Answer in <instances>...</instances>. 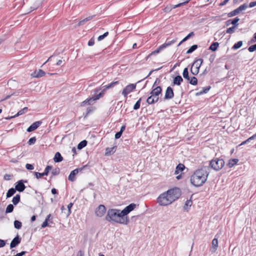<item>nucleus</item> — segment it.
Segmentation results:
<instances>
[{
  "label": "nucleus",
  "instance_id": "obj_1",
  "mask_svg": "<svg viewBox=\"0 0 256 256\" xmlns=\"http://www.w3.org/2000/svg\"><path fill=\"white\" fill-rule=\"evenodd\" d=\"M180 195V190L175 188L161 194L158 198V202L160 206H168L178 198Z\"/></svg>",
  "mask_w": 256,
  "mask_h": 256
},
{
  "label": "nucleus",
  "instance_id": "obj_2",
  "mask_svg": "<svg viewBox=\"0 0 256 256\" xmlns=\"http://www.w3.org/2000/svg\"><path fill=\"white\" fill-rule=\"evenodd\" d=\"M209 172L206 166L196 170L190 176V183L196 187L202 186L207 180Z\"/></svg>",
  "mask_w": 256,
  "mask_h": 256
},
{
  "label": "nucleus",
  "instance_id": "obj_3",
  "mask_svg": "<svg viewBox=\"0 0 256 256\" xmlns=\"http://www.w3.org/2000/svg\"><path fill=\"white\" fill-rule=\"evenodd\" d=\"M122 210L116 208L109 209L105 217V220L110 222H114L122 224H128L129 220L128 216H123Z\"/></svg>",
  "mask_w": 256,
  "mask_h": 256
},
{
  "label": "nucleus",
  "instance_id": "obj_4",
  "mask_svg": "<svg viewBox=\"0 0 256 256\" xmlns=\"http://www.w3.org/2000/svg\"><path fill=\"white\" fill-rule=\"evenodd\" d=\"M224 165V160L222 159L218 158H214L210 162V166L216 171L221 170Z\"/></svg>",
  "mask_w": 256,
  "mask_h": 256
},
{
  "label": "nucleus",
  "instance_id": "obj_5",
  "mask_svg": "<svg viewBox=\"0 0 256 256\" xmlns=\"http://www.w3.org/2000/svg\"><path fill=\"white\" fill-rule=\"evenodd\" d=\"M202 62L203 60L202 58L198 59L194 62L190 68V72L192 74L196 76L198 74Z\"/></svg>",
  "mask_w": 256,
  "mask_h": 256
},
{
  "label": "nucleus",
  "instance_id": "obj_6",
  "mask_svg": "<svg viewBox=\"0 0 256 256\" xmlns=\"http://www.w3.org/2000/svg\"><path fill=\"white\" fill-rule=\"evenodd\" d=\"M176 41V39L172 40H166V42L164 44L160 46L158 48L152 52L150 54H155L160 52V51L166 48V47L171 46L172 44H174Z\"/></svg>",
  "mask_w": 256,
  "mask_h": 256
},
{
  "label": "nucleus",
  "instance_id": "obj_7",
  "mask_svg": "<svg viewBox=\"0 0 256 256\" xmlns=\"http://www.w3.org/2000/svg\"><path fill=\"white\" fill-rule=\"evenodd\" d=\"M248 8V4L246 3L240 6L237 8L230 12L228 14V17H232L240 14L243 10H246Z\"/></svg>",
  "mask_w": 256,
  "mask_h": 256
},
{
  "label": "nucleus",
  "instance_id": "obj_8",
  "mask_svg": "<svg viewBox=\"0 0 256 256\" xmlns=\"http://www.w3.org/2000/svg\"><path fill=\"white\" fill-rule=\"evenodd\" d=\"M86 166H84L82 168H76L72 171L68 176V180L71 182H74L76 180L75 176L78 174L79 172H82Z\"/></svg>",
  "mask_w": 256,
  "mask_h": 256
},
{
  "label": "nucleus",
  "instance_id": "obj_9",
  "mask_svg": "<svg viewBox=\"0 0 256 256\" xmlns=\"http://www.w3.org/2000/svg\"><path fill=\"white\" fill-rule=\"evenodd\" d=\"M136 88V84H130L126 86L122 92V94L124 97H126L127 95L130 94L132 90H134Z\"/></svg>",
  "mask_w": 256,
  "mask_h": 256
},
{
  "label": "nucleus",
  "instance_id": "obj_10",
  "mask_svg": "<svg viewBox=\"0 0 256 256\" xmlns=\"http://www.w3.org/2000/svg\"><path fill=\"white\" fill-rule=\"evenodd\" d=\"M106 212V208L104 205H100L96 210L95 214L98 217L102 216Z\"/></svg>",
  "mask_w": 256,
  "mask_h": 256
},
{
  "label": "nucleus",
  "instance_id": "obj_11",
  "mask_svg": "<svg viewBox=\"0 0 256 256\" xmlns=\"http://www.w3.org/2000/svg\"><path fill=\"white\" fill-rule=\"evenodd\" d=\"M136 208V204L133 203L126 206L123 210H122V213L124 214L123 216H127L128 214L133 210Z\"/></svg>",
  "mask_w": 256,
  "mask_h": 256
},
{
  "label": "nucleus",
  "instance_id": "obj_12",
  "mask_svg": "<svg viewBox=\"0 0 256 256\" xmlns=\"http://www.w3.org/2000/svg\"><path fill=\"white\" fill-rule=\"evenodd\" d=\"M174 96V93L173 92V90L170 86H168L167 88L165 95H164V99L166 100H170L172 99Z\"/></svg>",
  "mask_w": 256,
  "mask_h": 256
},
{
  "label": "nucleus",
  "instance_id": "obj_13",
  "mask_svg": "<svg viewBox=\"0 0 256 256\" xmlns=\"http://www.w3.org/2000/svg\"><path fill=\"white\" fill-rule=\"evenodd\" d=\"M26 186L24 184V180H22L18 181L15 186L16 190L20 192H23Z\"/></svg>",
  "mask_w": 256,
  "mask_h": 256
},
{
  "label": "nucleus",
  "instance_id": "obj_14",
  "mask_svg": "<svg viewBox=\"0 0 256 256\" xmlns=\"http://www.w3.org/2000/svg\"><path fill=\"white\" fill-rule=\"evenodd\" d=\"M102 94L100 93L98 94H97L96 96H94V97H92L86 99V100H84L82 104H91L92 102H94L96 100H98L100 96H101Z\"/></svg>",
  "mask_w": 256,
  "mask_h": 256
},
{
  "label": "nucleus",
  "instance_id": "obj_15",
  "mask_svg": "<svg viewBox=\"0 0 256 256\" xmlns=\"http://www.w3.org/2000/svg\"><path fill=\"white\" fill-rule=\"evenodd\" d=\"M162 88L160 86L156 87L152 90L150 92V94L154 96L156 98H158V95L162 92Z\"/></svg>",
  "mask_w": 256,
  "mask_h": 256
},
{
  "label": "nucleus",
  "instance_id": "obj_16",
  "mask_svg": "<svg viewBox=\"0 0 256 256\" xmlns=\"http://www.w3.org/2000/svg\"><path fill=\"white\" fill-rule=\"evenodd\" d=\"M21 241V238H20L18 236H16L11 242L10 244V248H14L16 247L18 244Z\"/></svg>",
  "mask_w": 256,
  "mask_h": 256
},
{
  "label": "nucleus",
  "instance_id": "obj_17",
  "mask_svg": "<svg viewBox=\"0 0 256 256\" xmlns=\"http://www.w3.org/2000/svg\"><path fill=\"white\" fill-rule=\"evenodd\" d=\"M42 124V122L38 121L33 123L27 129V132H31L36 130Z\"/></svg>",
  "mask_w": 256,
  "mask_h": 256
},
{
  "label": "nucleus",
  "instance_id": "obj_18",
  "mask_svg": "<svg viewBox=\"0 0 256 256\" xmlns=\"http://www.w3.org/2000/svg\"><path fill=\"white\" fill-rule=\"evenodd\" d=\"M212 246L210 250L212 252H214L218 247V240L217 238H214L212 240Z\"/></svg>",
  "mask_w": 256,
  "mask_h": 256
},
{
  "label": "nucleus",
  "instance_id": "obj_19",
  "mask_svg": "<svg viewBox=\"0 0 256 256\" xmlns=\"http://www.w3.org/2000/svg\"><path fill=\"white\" fill-rule=\"evenodd\" d=\"M45 72L42 70H38V71L36 70L32 74V76L34 78H40L45 75Z\"/></svg>",
  "mask_w": 256,
  "mask_h": 256
},
{
  "label": "nucleus",
  "instance_id": "obj_20",
  "mask_svg": "<svg viewBox=\"0 0 256 256\" xmlns=\"http://www.w3.org/2000/svg\"><path fill=\"white\" fill-rule=\"evenodd\" d=\"M159 98H156L154 96L150 94L146 100V102L149 104H154L158 100Z\"/></svg>",
  "mask_w": 256,
  "mask_h": 256
},
{
  "label": "nucleus",
  "instance_id": "obj_21",
  "mask_svg": "<svg viewBox=\"0 0 256 256\" xmlns=\"http://www.w3.org/2000/svg\"><path fill=\"white\" fill-rule=\"evenodd\" d=\"M182 81L183 79L182 76H178L174 78L173 80V84L180 86Z\"/></svg>",
  "mask_w": 256,
  "mask_h": 256
},
{
  "label": "nucleus",
  "instance_id": "obj_22",
  "mask_svg": "<svg viewBox=\"0 0 256 256\" xmlns=\"http://www.w3.org/2000/svg\"><path fill=\"white\" fill-rule=\"evenodd\" d=\"M116 150V146H113L112 148H107L106 149V156H110L113 154Z\"/></svg>",
  "mask_w": 256,
  "mask_h": 256
},
{
  "label": "nucleus",
  "instance_id": "obj_23",
  "mask_svg": "<svg viewBox=\"0 0 256 256\" xmlns=\"http://www.w3.org/2000/svg\"><path fill=\"white\" fill-rule=\"evenodd\" d=\"M63 158L59 152H56L54 155V160L56 162H59L62 160Z\"/></svg>",
  "mask_w": 256,
  "mask_h": 256
},
{
  "label": "nucleus",
  "instance_id": "obj_24",
  "mask_svg": "<svg viewBox=\"0 0 256 256\" xmlns=\"http://www.w3.org/2000/svg\"><path fill=\"white\" fill-rule=\"evenodd\" d=\"M192 204V202L191 200H187L184 206V209L186 211H188Z\"/></svg>",
  "mask_w": 256,
  "mask_h": 256
},
{
  "label": "nucleus",
  "instance_id": "obj_25",
  "mask_svg": "<svg viewBox=\"0 0 256 256\" xmlns=\"http://www.w3.org/2000/svg\"><path fill=\"white\" fill-rule=\"evenodd\" d=\"M218 46L219 43L218 42H214L210 45V46L209 48V50L213 52H214L217 50Z\"/></svg>",
  "mask_w": 256,
  "mask_h": 256
},
{
  "label": "nucleus",
  "instance_id": "obj_26",
  "mask_svg": "<svg viewBox=\"0 0 256 256\" xmlns=\"http://www.w3.org/2000/svg\"><path fill=\"white\" fill-rule=\"evenodd\" d=\"M28 108L25 107L24 108L19 110L15 116H12V118H16V117L18 116H20V115L24 114L25 112H26L28 111Z\"/></svg>",
  "mask_w": 256,
  "mask_h": 256
},
{
  "label": "nucleus",
  "instance_id": "obj_27",
  "mask_svg": "<svg viewBox=\"0 0 256 256\" xmlns=\"http://www.w3.org/2000/svg\"><path fill=\"white\" fill-rule=\"evenodd\" d=\"M238 162V160L236 158L231 159L229 160L228 166L230 168H232L237 164Z\"/></svg>",
  "mask_w": 256,
  "mask_h": 256
},
{
  "label": "nucleus",
  "instance_id": "obj_28",
  "mask_svg": "<svg viewBox=\"0 0 256 256\" xmlns=\"http://www.w3.org/2000/svg\"><path fill=\"white\" fill-rule=\"evenodd\" d=\"M210 88V86L206 87V88H202V91H200V92H197L196 94V95L200 96L203 94H206L209 91Z\"/></svg>",
  "mask_w": 256,
  "mask_h": 256
},
{
  "label": "nucleus",
  "instance_id": "obj_29",
  "mask_svg": "<svg viewBox=\"0 0 256 256\" xmlns=\"http://www.w3.org/2000/svg\"><path fill=\"white\" fill-rule=\"evenodd\" d=\"M20 194H16L15 196L12 200V202L14 204L16 205L20 201Z\"/></svg>",
  "mask_w": 256,
  "mask_h": 256
},
{
  "label": "nucleus",
  "instance_id": "obj_30",
  "mask_svg": "<svg viewBox=\"0 0 256 256\" xmlns=\"http://www.w3.org/2000/svg\"><path fill=\"white\" fill-rule=\"evenodd\" d=\"M86 144L87 141L86 140H84L78 144L77 148L78 150H81L84 147H85L86 146Z\"/></svg>",
  "mask_w": 256,
  "mask_h": 256
},
{
  "label": "nucleus",
  "instance_id": "obj_31",
  "mask_svg": "<svg viewBox=\"0 0 256 256\" xmlns=\"http://www.w3.org/2000/svg\"><path fill=\"white\" fill-rule=\"evenodd\" d=\"M16 189L14 188H11L9 189L6 193V197L10 198V197L12 196H13L14 194V193L16 192Z\"/></svg>",
  "mask_w": 256,
  "mask_h": 256
},
{
  "label": "nucleus",
  "instance_id": "obj_32",
  "mask_svg": "<svg viewBox=\"0 0 256 256\" xmlns=\"http://www.w3.org/2000/svg\"><path fill=\"white\" fill-rule=\"evenodd\" d=\"M183 76L184 78L188 80H190V78L188 76V69L187 68H186L183 71L182 73Z\"/></svg>",
  "mask_w": 256,
  "mask_h": 256
},
{
  "label": "nucleus",
  "instance_id": "obj_33",
  "mask_svg": "<svg viewBox=\"0 0 256 256\" xmlns=\"http://www.w3.org/2000/svg\"><path fill=\"white\" fill-rule=\"evenodd\" d=\"M188 80L190 84L192 85H196L198 84L197 78L195 76L190 78Z\"/></svg>",
  "mask_w": 256,
  "mask_h": 256
},
{
  "label": "nucleus",
  "instance_id": "obj_34",
  "mask_svg": "<svg viewBox=\"0 0 256 256\" xmlns=\"http://www.w3.org/2000/svg\"><path fill=\"white\" fill-rule=\"evenodd\" d=\"M14 228L16 229H20L22 228V222L18 220H16L14 222Z\"/></svg>",
  "mask_w": 256,
  "mask_h": 256
},
{
  "label": "nucleus",
  "instance_id": "obj_35",
  "mask_svg": "<svg viewBox=\"0 0 256 256\" xmlns=\"http://www.w3.org/2000/svg\"><path fill=\"white\" fill-rule=\"evenodd\" d=\"M92 17L93 16H88V17L84 19L83 20L80 21L78 23V26H80L84 24L85 22L91 20L92 18Z\"/></svg>",
  "mask_w": 256,
  "mask_h": 256
},
{
  "label": "nucleus",
  "instance_id": "obj_36",
  "mask_svg": "<svg viewBox=\"0 0 256 256\" xmlns=\"http://www.w3.org/2000/svg\"><path fill=\"white\" fill-rule=\"evenodd\" d=\"M236 26H234L230 28H228L226 30V32L227 34H232V33H234L235 31V30L236 28Z\"/></svg>",
  "mask_w": 256,
  "mask_h": 256
},
{
  "label": "nucleus",
  "instance_id": "obj_37",
  "mask_svg": "<svg viewBox=\"0 0 256 256\" xmlns=\"http://www.w3.org/2000/svg\"><path fill=\"white\" fill-rule=\"evenodd\" d=\"M13 210H14L13 205L12 204H10L7 206V207L6 208V213L12 212L13 211Z\"/></svg>",
  "mask_w": 256,
  "mask_h": 256
},
{
  "label": "nucleus",
  "instance_id": "obj_38",
  "mask_svg": "<svg viewBox=\"0 0 256 256\" xmlns=\"http://www.w3.org/2000/svg\"><path fill=\"white\" fill-rule=\"evenodd\" d=\"M242 45V42L239 41L238 42L236 43L234 46H232V48L234 50H236L240 48Z\"/></svg>",
  "mask_w": 256,
  "mask_h": 256
},
{
  "label": "nucleus",
  "instance_id": "obj_39",
  "mask_svg": "<svg viewBox=\"0 0 256 256\" xmlns=\"http://www.w3.org/2000/svg\"><path fill=\"white\" fill-rule=\"evenodd\" d=\"M198 48V46L194 44L186 52V54H190L195 50Z\"/></svg>",
  "mask_w": 256,
  "mask_h": 256
},
{
  "label": "nucleus",
  "instance_id": "obj_40",
  "mask_svg": "<svg viewBox=\"0 0 256 256\" xmlns=\"http://www.w3.org/2000/svg\"><path fill=\"white\" fill-rule=\"evenodd\" d=\"M142 100V98H140L135 104L134 106V110H138L140 107V102Z\"/></svg>",
  "mask_w": 256,
  "mask_h": 256
},
{
  "label": "nucleus",
  "instance_id": "obj_41",
  "mask_svg": "<svg viewBox=\"0 0 256 256\" xmlns=\"http://www.w3.org/2000/svg\"><path fill=\"white\" fill-rule=\"evenodd\" d=\"M52 169V166H48L44 170V172L43 173L44 176H47L49 172Z\"/></svg>",
  "mask_w": 256,
  "mask_h": 256
},
{
  "label": "nucleus",
  "instance_id": "obj_42",
  "mask_svg": "<svg viewBox=\"0 0 256 256\" xmlns=\"http://www.w3.org/2000/svg\"><path fill=\"white\" fill-rule=\"evenodd\" d=\"M185 168V166L184 164H179L176 167V169L178 170V171L182 172L184 170Z\"/></svg>",
  "mask_w": 256,
  "mask_h": 256
},
{
  "label": "nucleus",
  "instance_id": "obj_43",
  "mask_svg": "<svg viewBox=\"0 0 256 256\" xmlns=\"http://www.w3.org/2000/svg\"><path fill=\"white\" fill-rule=\"evenodd\" d=\"M240 20V18H238V17H236L232 20H231V24L234 25V26H236L238 25V22Z\"/></svg>",
  "mask_w": 256,
  "mask_h": 256
},
{
  "label": "nucleus",
  "instance_id": "obj_44",
  "mask_svg": "<svg viewBox=\"0 0 256 256\" xmlns=\"http://www.w3.org/2000/svg\"><path fill=\"white\" fill-rule=\"evenodd\" d=\"M36 142V138L35 137L31 138L28 141V144L29 145H32L34 144Z\"/></svg>",
  "mask_w": 256,
  "mask_h": 256
},
{
  "label": "nucleus",
  "instance_id": "obj_45",
  "mask_svg": "<svg viewBox=\"0 0 256 256\" xmlns=\"http://www.w3.org/2000/svg\"><path fill=\"white\" fill-rule=\"evenodd\" d=\"M108 32H106L104 34L100 36L98 38V41H100V40H102L105 37H106L108 35Z\"/></svg>",
  "mask_w": 256,
  "mask_h": 256
},
{
  "label": "nucleus",
  "instance_id": "obj_46",
  "mask_svg": "<svg viewBox=\"0 0 256 256\" xmlns=\"http://www.w3.org/2000/svg\"><path fill=\"white\" fill-rule=\"evenodd\" d=\"M172 10V5L167 6L164 9V11L165 12H169Z\"/></svg>",
  "mask_w": 256,
  "mask_h": 256
},
{
  "label": "nucleus",
  "instance_id": "obj_47",
  "mask_svg": "<svg viewBox=\"0 0 256 256\" xmlns=\"http://www.w3.org/2000/svg\"><path fill=\"white\" fill-rule=\"evenodd\" d=\"M73 205V204L70 202V203L68 205V212L66 214V216H68L70 213H71V210H70V208H71L72 207Z\"/></svg>",
  "mask_w": 256,
  "mask_h": 256
},
{
  "label": "nucleus",
  "instance_id": "obj_48",
  "mask_svg": "<svg viewBox=\"0 0 256 256\" xmlns=\"http://www.w3.org/2000/svg\"><path fill=\"white\" fill-rule=\"evenodd\" d=\"M248 50L250 52H253L256 50V44L248 47Z\"/></svg>",
  "mask_w": 256,
  "mask_h": 256
},
{
  "label": "nucleus",
  "instance_id": "obj_49",
  "mask_svg": "<svg viewBox=\"0 0 256 256\" xmlns=\"http://www.w3.org/2000/svg\"><path fill=\"white\" fill-rule=\"evenodd\" d=\"M194 36V32H190L186 36L184 39H183V41H186L187 40L188 38H190V37L192 36Z\"/></svg>",
  "mask_w": 256,
  "mask_h": 256
},
{
  "label": "nucleus",
  "instance_id": "obj_50",
  "mask_svg": "<svg viewBox=\"0 0 256 256\" xmlns=\"http://www.w3.org/2000/svg\"><path fill=\"white\" fill-rule=\"evenodd\" d=\"M26 168L28 170H32L34 169V166L33 165L30 164H26Z\"/></svg>",
  "mask_w": 256,
  "mask_h": 256
},
{
  "label": "nucleus",
  "instance_id": "obj_51",
  "mask_svg": "<svg viewBox=\"0 0 256 256\" xmlns=\"http://www.w3.org/2000/svg\"><path fill=\"white\" fill-rule=\"evenodd\" d=\"M34 174L37 178H40L42 176H44L43 173H40L38 172H34Z\"/></svg>",
  "mask_w": 256,
  "mask_h": 256
},
{
  "label": "nucleus",
  "instance_id": "obj_52",
  "mask_svg": "<svg viewBox=\"0 0 256 256\" xmlns=\"http://www.w3.org/2000/svg\"><path fill=\"white\" fill-rule=\"evenodd\" d=\"M94 44V38H91L88 42V46H92Z\"/></svg>",
  "mask_w": 256,
  "mask_h": 256
},
{
  "label": "nucleus",
  "instance_id": "obj_53",
  "mask_svg": "<svg viewBox=\"0 0 256 256\" xmlns=\"http://www.w3.org/2000/svg\"><path fill=\"white\" fill-rule=\"evenodd\" d=\"M118 83V82H112L111 84H109L108 85L106 86V88H110L113 86H114L116 85Z\"/></svg>",
  "mask_w": 256,
  "mask_h": 256
},
{
  "label": "nucleus",
  "instance_id": "obj_54",
  "mask_svg": "<svg viewBox=\"0 0 256 256\" xmlns=\"http://www.w3.org/2000/svg\"><path fill=\"white\" fill-rule=\"evenodd\" d=\"M48 226V221L45 220L42 224V228H44Z\"/></svg>",
  "mask_w": 256,
  "mask_h": 256
},
{
  "label": "nucleus",
  "instance_id": "obj_55",
  "mask_svg": "<svg viewBox=\"0 0 256 256\" xmlns=\"http://www.w3.org/2000/svg\"><path fill=\"white\" fill-rule=\"evenodd\" d=\"M122 134V132H116L115 134V138L116 139L119 138Z\"/></svg>",
  "mask_w": 256,
  "mask_h": 256
},
{
  "label": "nucleus",
  "instance_id": "obj_56",
  "mask_svg": "<svg viewBox=\"0 0 256 256\" xmlns=\"http://www.w3.org/2000/svg\"><path fill=\"white\" fill-rule=\"evenodd\" d=\"M6 245V242L4 240L0 239V248H2Z\"/></svg>",
  "mask_w": 256,
  "mask_h": 256
},
{
  "label": "nucleus",
  "instance_id": "obj_57",
  "mask_svg": "<svg viewBox=\"0 0 256 256\" xmlns=\"http://www.w3.org/2000/svg\"><path fill=\"white\" fill-rule=\"evenodd\" d=\"M256 6V1L250 2L249 5H248V7L252 8Z\"/></svg>",
  "mask_w": 256,
  "mask_h": 256
},
{
  "label": "nucleus",
  "instance_id": "obj_58",
  "mask_svg": "<svg viewBox=\"0 0 256 256\" xmlns=\"http://www.w3.org/2000/svg\"><path fill=\"white\" fill-rule=\"evenodd\" d=\"M52 174L54 176L58 175L59 174V170L55 169L52 171Z\"/></svg>",
  "mask_w": 256,
  "mask_h": 256
},
{
  "label": "nucleus",
  "instance_id": "obj_59",
  "mask_svg": "<svg viewBox=\"0 0 256 256\" xmlns=\"http://www.w3.org/2000/svg\"><path fill=\"white\" fill-rule=\"evenodd\" d=\"M229 0H224V2H222L220 4L219 6H224L229 2Z\"/></svg>",
  "mask_w": 256,
  "mask_h": 256
},
{
  "label": "nucleus",
  "instance_id": "obj_60",
  "mask_svg": "<svg viewBox=\"0 0 256 256\" xmlns=\"http://www.w3.org/2000/svg\"><path fill=\"white\" fill-rule=\"evenodd\" d=\"M26 253V252L25 251H22L20 253H18L17 254H16V256H24L25 254Z\"/></svg>",
  "mask_w": 256,
  "mask_h": 256
},
{
  "label": "nucleus",
  "instance_id": "obj_61",
  "mask_svg": "<svg viewBox=\"0 0 256 256\" xmlns=\"http://www.w3.org/2000/svg\"><path fill=\"white\" fill-rule=\"evenodd\" d=\"M256 42V32L254 34L253 38L251 40L252 42Z\"/></svg>",
  "mask_w": 256,
  "mask_h": 256
},
{
  "label": "nucleus",
  "instance_id": "obj_62",
  "mask_svg": "<svg viewBox=\"0 0 256 256\" xmlns=\"http://www.w3.org/2000/svg\"><path fill=\"white\" fill-rule=\"evenodd\" d=\"M256 138V133L254 134L253 136H250V138H249L248 140L250 141V140H254Z\"/></svg>",
  "mask_w": 256,
  "mask_h": 256
},
{
  "label": "nucleus",
  "instance_id": "obj_63",
  "mask_svg": "<svg viewBox=\"0 0 256 256\" xmlns=\"http://www.w3.org/2000/svg\"><path fill=\"white\" fill-rule=\"evenodd\" d=\"M84 256V252L81 251V250H80L78 253V256Z\"/></svg>",
  "mask_w": 256,
  "mask_h": 256
},
{
  "label": "nucleus",
  "instance_id": "obj_64",
  "mask_svg": "<svg viewBox=\"0 0 256 256\" xmlns=\"http://www.w3.org/2000/svg\"><path fill=\"white\" fill-rule=\"evenodd\" d=\"M4 180H10V175H8V174H6V175L4 176Z\"/></svg>",
  "mask_w": 256,
  "mask_h": 256
}]
</instances>
